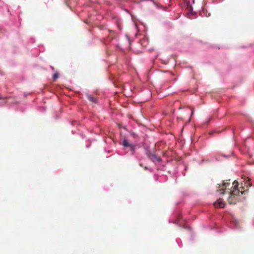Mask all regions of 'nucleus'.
Returning a JSON list of instances; mask_svg holds the SVG:
<instances>
[{
	"label": "nucleus",
	"mask_w": 254,
	"mask_h": 254,
	"mask_svg": "<svg viewBox=\"0 0 254 254\" xmlns=\"http://www.w3.org/2000/svg\"><path fill=\"white\" fill-rule=\"evenodd\" d=\"M148 157L153 162H160L161 161V158L157 156L155 154L151 153L150 152L148 151L146 153Z\"/></svg>",
	"instance_id": "3"
},
{
	"label": "nucleus",
	"mask_w": 254,
	"mask_h": 254,
	"mask_svg": "<svg viewBox=\"0 0 254 254\" xmlns=\"http://www.w3.org/2000/svg\"><path fill=\"white\" fill-rule=\"evenodd\" d=\"M229 185V183H223L222 184L221 189L220 190V191H221V194H224V190L225 188L227 187V186Z\"/></svg>",
	"instance_id": "5"
},
{
	"label": "nucleus",
	"mask_w": 254,
	"mask_h": 254,
	"mask_svg": "<svg viewBox=\"0 0 254 254\" xmlns=\"http://www.w3.org/2000/svg\"><path fill=\"white\" fill-rule=\"evenodd\" d=\"M237 225H236H236H235V226H234L233 227H234V228H237Z\"/></svg>",
	"instance_id": "10"
},
{
	"label": "nucleus",
	"mask_w": 254,
	"mask_h": 254,
	"mask_svg": "<svg viewBox=\"0 0 254 254\" xmlns=\"http://www.w3.org/2000/svg\"><path fill=\"white\" fill-rule=\"evenodd\" d=\"M236 184L233 187V190L231 191L230 195L228 198V202L230 204H235L236 202L237 199V195H239L240 193L242 194L243 193L242 191H240L237 189L238 188V182L234 181Z\"/></svg>",
	"instance_id": "1"
},
{
	"label": "nucleus",
	"mask_w": 254,
	"mask_h": 254,
	"mask_svg": "<svg viewBox=\"0 0 254 254\" xmlns=\"http://www.w3.org/2000/svg\"><path fill=\"white\" fill-rule=\"evenodd\" d=\"M245 184L246 186H250V180H248L247 181H246Z\"/></svg>",
	"instance_id": "8"
},
{
	"label": "nucleus",
	"mask_w": 254,
	"mask_h": 254,
	"mask_svg": "<svg viewBox=\"0 0 254 254\" xmlns=\"http://www.w3.org/2000/svg\"><path fill=\"white\" fill-rule=\"evenodd\" d=\"M88 99L90 101H91V102H96V99L94 97H93L91 95L88 96Z\"/></svg>",
	"instance_id": "6"
},
{
	"label": "nucleus",
	"mask_w": 254,
	"mask_h": 254,
	"mask_svg": "<svg viewBox=\"0 0 254 254\" xmlns=\"http://www.w3.org/2000/svg\"><path fill=\"white\" fill-rule=\"evenodd\" d=\"M213 205L216 207L224 208L225 203L222 199L219 198L213 203Z\"/></svg>",
	"instance_id": "4"
},
{
	"label": "nucleus",
	"mask_w": 254,
	"mask_h": 254,
	"mask_svg": "<svg viewBox=\"0 0 254 254\" xmlns=\"http://www.w3.org/2000/svg\"><path fill=\"white\" fill-rule=\"evenodd\" d=\"M179 247H182V245H179Z\"/></svg>",
	"instance_id": "11"
},
{
	"label": "nucleus",
	"mask_w": 254,
	"mask_h": 254,
	"mask_svg": "<svg viewBox=\"0 0 254 254\" xmlns=\"http://www.w3.org/2000/svg\"><path fill=\"white\" fill-rule=\"evenodd\" d=\"M59 76V74L58 73H55L54 75H53V79L55 80L56 79V78H57Z\"/></svg>",
	"instance_id": "7"
},
{
	"label": "nucleus",
	"mask_w": 254,
	"mask_h": 254,
	"mask_svg": "<svg viewBox=\"0 0 254 254\" xmlns=\"http://www.w3.org/2000/svg\"><path fill=\"white\" fill-rule=\"evenodd\" d=\"M193 110H191V116H192V114H193Z\"/></svg>",
	"instance_id": "9"
},
{
	"label": "nucleus",
	"mask_w": 254,
	"mask_h": 254,
	"mask_svg": "<svg viewBox=\"0 0 254 254\" xmlns=\"http://www.w3.org/2000/svg\"><path fill=\"white\" fill-rule=\"evenodd\" d=\"M122 144L125 147H129L130 150L131 151L132 154H134L136 147L137 146L136 144L129 143L126 139H125L123 140Z\"/></svg>",
	"instance_id": "2"
}]
</instances>
